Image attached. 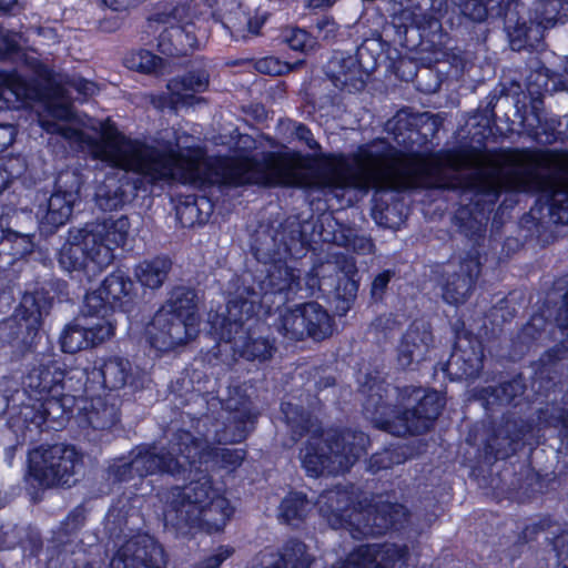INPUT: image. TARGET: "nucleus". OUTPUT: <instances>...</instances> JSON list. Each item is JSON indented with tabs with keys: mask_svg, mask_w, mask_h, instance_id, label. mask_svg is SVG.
I'll return each mask as SVG.
<instances>
[{
	"mask_svg": "<svg viewBox=\"0 0 568 568\" xmlns=\"http://www.w3.org/2000/svg\"><path fill=\"white\" fill-rule=\"evenodd\" d=\"M226 313L217 314L212 320V327L222 339H231L240 324L254 313V302L232 300L226 306Z\"/></svg>",
	"mask_w": 568,
	"mask_h": 568,
	"instance_id": "13",
	"label": "nucleus"
},
{
	"mask_svg": "<svg viewBox=\"0 0 568 568\" xmlns=\"http://www.w3.org/2000/svg\"><path fill=\"white\" fill-rule=\"evenodd\" d=\"M20 37L11 33L0 34V54L4 55L14 51L19 47Z\"/></svg>",
	"mask_w": 568,
	"mask_h": 568,
	"instance_id": "32",
	"label": "nucleus"
},
{
	"mask_svg": "<svg viewBox=\"0 0 568 568\" xmlns=\"http://www.w3.org/2000/svg\"><path fill=\"white\" fill-rule=\"evenodd\" d=\"M254 347L256 349H260V347H263V352L262 353H260V354L252 353V355L254 357H257V358H261V359H266L267 357L271 356V349L265 345L264 342H255L254 343Z\"/></svg>",
	"mask_w": 568,
	"mask_h": 568,
	"instance_id": "43",
	"label": "nucleus"
},
{
	"mask_svg": "<svg viewBox=\"0 0 568 568\" xmlns=\"http://www.w3.org/2000/svg\"><path fill=\"white\" fill-rule=\"evenodd\" d=\"M173 507L181 518L212 521L214 530H220L232 516L229 500L213 488L211 479L202 475L183 488L173 491Z\"/></svg>",
	"mask_w": 568,
	"mask_h": 568,
	"instance_id": "4",
	"label": "nucleus"
},
{
	"mask_svg": "<svg viewBox=\"0 0 568 568\" xmlns=\"http://www.w3.org/2000/svg\"><path fill=\"white\" fill-rule=\"evenodd\" d=\"M316 28L323 39H328L335 33L336 24L333 20L323 18L317 22Z\"/></svg>",
	"mask_w": 568,
	"mask_h": 568,
	"instance_id": "36",
	"label": "nucleus"
},
{
	"mask_svg": "<svg viewBox=\"0 0 568 568\" xmlns=\"http://www.w3.org/2000/svg\"><path fill=\"white\" fill-rule=\"evenodd\" d=\"M17 4V0H0V10L10 11Z\"/></svg>",
	"mask_w": 568,
	"mask_h": 568,
	"instance_id": "45",
	"label": "nucleus"
},
{
	"mask_svg": "<svg viewBox=\"0 0 568 568\" xmlns=\"http://www.w3.org/2000/svg\"><path fill=\"white\" fill-rule=\"evenodd\" d=\"M345 291V295L353 296L357 291L356 282L354 280H347Z\"/></svg>",
	"mask_w": 568,
	"mask_h": 568,
	"instance_id": "44",
	"label": "nucleus"
},
{
	"mask_svg": "<svg viewBox=\"0 0 568 568\" xmlns=\"http://www.w3.org/2000/svg\"><path fill=\"white\" fill-rule=\"evenodd\" d=\"M199 331L195 294L179 287L155 313L146 327L151 345L160 352L173 351L193 339Z\"/></svg>",
	"mask_w": 568,
	"mask_h": 568,
	"instance_id": "3",
	"label": "nucleus"
},
{
	"mask_svg": "<svg viewBox=\"0 0 568 568\" xmlns=\"http://www.w3.org/2000/svg\"><path fill=\"white\" fill-rule=\"evenodd\" d=\"M555 547L558 551L559 558L557 568H568V532L556 538Z\"/></svg>",
	"mask_w": 568,
	"mask_h": 568,
	"instance_id": "31",
	"label": "nucleus"
},
{
	"mask_svg": "<svg viewBox=\"0 0 568 568\" xmlns=\"http://www.w3.org/2000/svg\"><path fill=\"white\" fill-rule=\"evenodd\" d=\"M379 520L378 523H376V529L372 528V527H367V526H364V527H361L359 525L356 526V530H358V532L363 534V535H373V534H379L382 532V530L384 529H387L392 521L386 519L384 516H376L375 517V521Z\"/></svg>",
	"mask_w": 568,
	"mask_h": 568,
	"instance_id": "34",
	"label": "nucleus"
},
{
	"mask_svg": "<svg viewBox=\"0 0 568 568\" xmlns=\"http://www.w3.org/2000/svg\"><path fill=\"white\" fill-rule=\"evenodd\" d=\"M388 282H389L388 273L378 274L374 278L373 284H372L373 294L376 295V294L382 293L384 291V288L386 287V285L388 284Z\"/></svg>",
	"mask_w": 568,
	"mask_h": 568,
	"instance_id": "40",
	"label": "nucleus"
},
{
	"mask_svg": "<svg viewBox=\"0 0 568 568\" xmlns=\"http://www.w3.org/2000/svg\"><path fill=\"white\" fill-rule=\"evenodd\" d=\"M165 558L161 547L150 544L138 548L136 541H128L111 559L110 568H164Z\"/></svg>",
	"mask_w": 568,
	"mask_h": 568,
	"instance_id": "9",
	"label": "nucleus"
},
{
	"mask_svg": "<svg viewBox=\"0 0 568 568\" xmlns=\"http://www.w3.org/2000/svg\"><path fill=\"white\" fill-rule=\"evenodd\" d=\"M129 363L121 358H110L100 367V375L106 388L116 389L125 384Z\"/></svg>",
	"mask_w": 568,
	"mask_h": 568,
	"instance_id": "21",
	"label": "nucleus"
},
{
	"mask_svg": "<svg viewBox=\"0 0 568 568\" xmlns=\"http://www.w3.org/2000/svg\"><path fill=\"white\" fill-rule=\"evenodd\" d=\"M16 131L12 125H0V152L12 144Z\"/></svg>",
	"mask_w": 568,
	"mask_h": 568,
	"instance_id": "35",
	"label": "nucleus"
},
{
	"mask_svg": "<svg viewBox=\"0 0 568 568\" xmlns=\"http://www.w3.org/2000/svg\"><path fill=\"white\" fill-rule=\"evenodd\" d=\"M78 197V193L73 191L52 194L45 214L41 217V223L50 229L63 225L71 216Z\"/></svg>",
	"mask_w": 568,
	"mask_h": 568,
	"instance_id": "16",
	"label": "nucleus"
},
{
	"mask_svg": "<svg viewBox=\"0 0 568 568\" xmlns=\"http://www.w3.org/2000/svg\"><path fill=\"white\" fill-rule=\"evenodd\" d=\"M317 324H320V321L318 320H315V318H312V320H306L305 322V328H306V332H305V335H308L311 337H313L314 339H323L327 336H329L332 333H333V325H332V318L329 317V331L323 335H316L314 332H312V327H314L315 329L317 328Z\"/></svg>",
	"mask_w": 568,
	"mask_h": 568,
	"instance_id": "37",
	"label": "nucleus"
},
{
	"mask_svg": "<svg viewBox=\"0 0 568 568\" xmlns=\"http://www.w3.org/2000/svg\"><path fill=\"white\" fill-rule=\"evenodd\" d=\"M405 552L394 546H363L348 558L347 568H395Z\"/></svg>",
	"mask_w": 568,
	"mask_h": 568,
	"instance_id": "11",
	"label": "nucleus"
},
{
	"mask_svg": "<svg viewBox=\"0 0 568 568\" xmlns=\"http://www.w3.org/2000/svg\"><path fill=\"white\" fill-rule=\"evenodd\" d=\"M106 6L112 8L113 10H122L130 6H134L142 0H103Z\"/></svg>",
	"mask_w": 568,
	"mask_h": 568,
	"instance_id": "41",
	"label": "nucleus"
},
{
	"mask_svg": "<svg viewBox=\"0 0 568 568\" xmlns=\"http://www.w3.org/2000/svg\"><path fill=\"white\" fill-rule=\"evenodd\" d=\"M38 95L37 90L17 74L0 72V109L19 108Z\"/></svg>",
	"mask_w": 568,
	"mask_h": 568,
	"instance_id": "14",
	"label": "nucleus"
},
{
	"mask_svg": "<svg viewBox=\"0 0 568 568\" xmlns=\"http://www.w3.org/2000/svg\"><path fill=\"white\" fill-rule=\"evenodd\" d=\"M256 67L258 71L268 74H281L288 70V65L282 64L277 59L273 57L260 60Z\"/></svg>",
	"mask_w": 568,
	"mask_h": 568,
	"instance_id": "29",
	"label": "nucleus"
},
{
	"mask_svg": "<svg viewBox=\"0 0 568 568\" xmlns=\"http://www.w3.org/2000/svg\"><path fill=\"white\" fill-rule=\"evenodd\" d=\"M162 60L150 51H135L126 54L124 64L128 69L142 72H156L161 67Z\"/></svg>",
	"mask_w": 568,
	"mask_h": 568,
	"instance_id": "23",
	"label": "nucleus"
},
{
	"mask_svg": "<svg viewBox=\"0 0 568 568\" xmlns=\"http://www.w3.org/2000/svg\"><path fill=\"white\" fill-rule=\"evenodd\" d=\"M196 459H202L201 443L195 440L191 434L183 433L180 435L179 443L172 444L169 452L155 454L148 450L135 457L131 466L141 475L158 471L175 474L185 462L194 464Z\"/></svg>",
	"mask_w": 568,
	"mask_h": 568,
	"instance_id": "7",
	"label": "nucleus"
},
{
	"mask_svg": "<svg viewBox=\"0 0 568 568\" xmlns=\"http://www.w3.org/2000/svg\"><path fill=\"white\" fill-rule=\"evenodd\" d=\"M74 89L87 98L98 92L95 83L83 78L68 80L67 88L54 92L42 110H38L41 128L51 134H60L65 140L84 149L111 166L134 171L152 181H178L184 184L306 186L305 160L298 154L270 155L263 162L246 156L234 159H203L199 151L187 144L189 136L166 139L159 148L148 146L122 136L110 124L101 126V143H93L84 136L83 125L78 119L64 93Z\"/></svg>",
	"mask_w": 568,
	"mask_h": 568,
	"instance_id": "1",
	"label": "nucleus"
},
{
	"mask_svg": "<svg viewBox=\"0 0 568 568\" xmlns=\"http://www.w3.org/2000/svg\"><path fill=\"white\" fill-rule=\"evenodd\" d=\"M170 263L166 260H154L141 263L136 268V277L140 283L150 288L160 287L166 278Z\"/></svg>",
	"mask_w": 568,
	"mask_h": 568,
	"instance_id": "19",
	"label": "nucleus"
},
{
	"mask_svg": "<svg viewBox=\"0 0 568 568\" xmlns=\"http://www.w3.org/2000/svg\"><path fill=\"white\" fill-rule=\"evenodd\" d=\"M130 229L128 217L106 220L72 232L60 252V265L68 272L95 273L113 260V251L123 245Z\"/></svg>",
	"mask_w": 568,
	"mask_h": 568,
	"instance_id": "2",
	"label": "nucleus"
},
{
	"mask_svg": "<svg viewBox=\"0 0 568 568\" xmlns=\"http://www.w3.org/2000/svg\"><path fill=\"white\" fill-rule=\"evenodd\" d=\"M324 499L327 501H331L329 505H333L334 503L337 504L336 507H341V504H344L348 498L346 493H338V491H328L326 495L322 496L320 504L322 505L324 503Z\"/></svg>",
	"mask_w": 568,
	"mask_h": 568,
	"instance_id": "39",
	"label": "nucleus"
},
{
	"mask_svg": "<svg viewBox=\"0 0 568 568\" xmlns=\"http://www.w3.org/2000/svg\"><path fill=\"white\" fill-rule=\"evenodd\" d=\"M80 466V457L73 447L54 445L37 448L29 454L30 473L47 485L69 483V477Z\"/></svg>",
	"mask_w": 568,
	"mask_h": 568,
	"instance_id": "6",
	"label": "nucleus"
},
{
	"mask_svg": "<svg viewBox=\"0 0 568 568\" xmlns=\"http://www.w3.org/2000/svg\"><path fill=\"white\" fill-rule=\"evenodd\" d=\"M443 406L444 400L439 394L436 392L428 393L419 403V415L415 412H407L404 416L397 417L396 420L388 424L387 428L396 435L422 432L428 428L430 420L437 417Z\"/></svg>",
	"mask_w": 568,
	"mask_h": 568,
	"instance_id": "8",
	"label": "nucleus"
},
{
	"mask_svg": "<svg viewBox=\"0 0 568 568\" xmlns=\"http://www.w3.org/2000/svg\"><path fill=\"white\" fill-rule=\"evenodd\" d=\"M153 103H154L158 108H163V102H155V101H153Z\"/></svg>",
	"mask_w": 568,
	"mask_h": 568,
	"instance_id": "49",
	"label": "nucleus"
},
{
	"mask_svg": "<svg viewBox=\"0 0 568 568\" xmlns=\"http://www.w3.org/2000/svg\"><path fill=\"white\" fill-rule=\"evenodd\" d=\"M133 287L132 281L121 271L110 274L97 292L85 296L87 306L109 308L106 304L121 302L129 296Z\"/></svg>",
	"mask_w": 568,
	"mask_h": 568,
	"instance_id": "12",
	"label": "nucleus"
},
{
	"mask_svg": "<svg viewBox=\"0 0 568 568\" xmlns=\"http://www.w3.org/2000/svg\"><path fill=\"white\" fill-rule=\"evenodd\" d=\"M342 510L343 509L341 507H334L333 505H329L328 510H325V516L327 517L328 523L334 528L344 527V526L351 528V527L355 526V521H359L361 518L363 517L362 513L353 511L349 515V518H352V520L344 523V520H343L344 515L338 513ZM321 511H324V508H321Z\"/></svg>",
	"mask_w": 568,
	"mask_h": 568,
	"instance_id": "27",
	"label": "nucleus"
},
{
	"mask_svg": "<svg viewBox=\"0 0 568 568\" xmlns=\"http://www.w3.org/2000/svg\"><path fill=\"white\" fill-rule=\"evenodd\" d=\"M281 39L291 49L301 52L313 48L314 44L313 39L308 36V33L297 28H287L282 31Z\"/></svg>",
	"mask_w": 568,
	"mask_h": 568,
	"instance_id": "25",
	"label": "nucleus"
},
{
	"mask_svg": "<svg viewBox=\"0 0 568 568\" xmlns=\"http://www.w3.org/2000/svg\"><path fill=\"white\" fill-rule=\"evenodd\" d=\"M89 346H93L87 331H84L80 320L65 327L61 335V348L65 353H77Z\"/></svg>",
	"mask_w": 568,
	"mask_h": 568,
	"instance_id": "22",
	"label": "nucleus"
},
{
	"mask_svg": "<svg viewBox=\"0 0 568 568\" xmlns=\"http://www.w3.org/2000/svg\"><path fill=\"white\" fill-rule=\"evenodd\" d=\"M231 551L227 548H220L216 554L209 557L202 565L201 568H219L223 560L230 557Z\"/></svg>",
	"mask_w": 568,
	"mask_h": 568,
	"instance_id": "33",
	"label": "nucleus"
},
{
	"mask_svg": "<svg viewBox=\"0 0 568 568\" xmlns=\"http://www.w3.org/2000/svg\"><path fill=\"white\" fill-rule=\"evenodd\" d=\"M295 134L300 140L304 141L308 148H311V149L317 148V143L313 139L311 131L307 128H305L304 125L298 124L295 128Z\"/></svg>",
	"mask_w": 568,
	"mask_h": 568,
	"instance_id": "38",
	"label": "nucleus"
},
{
	"mask_svg": "<svg viewBox=\"0 0 568 568\" xmlns=\"http://www.w3.org/2000/svg\"><path fill=\"white\" fill-rule=\"evenodd\" d=\"M470 290V284L468 281H458V284H449L444 293V297L449 303H462L466 300L468 292Z\"/></svg>",
	"mask_w": 568,
	"mask_h": 568,
	"instance_id": "28",
	"label": "nucleus"
},
{
	"mask_svg": "<svg viewBox=\"0 0 568 568\" xmlns=\"http://www.w3.org/2000/svg\"><path fill=\"white\" fill-rule=\"evenodd\" d=\"M184 211L187 212L189 214H193V212L195 211V206L194 205H186L184 207Z\"/></svg>",
	"mask_w": 568,
	"mask_h": 568,
	"instance_id": "47",
	"label": "nucleus"
},
{
	"mask_svg": "<svg viewBox=\"0 0 568 568\" xmlns=\"http://www.w3.org/2000/svg\"><path fill=\"white\" fill-rule=\"evenodd\" d=\"M91 423L94 425V427H101V428H103V427H105V426H106V424H104V423H99L98 420H93V419H91Z\"/></svg>",
	"mask_w": 568,
	"mask_h": 568,
	"instance_id": "48",
	"label": "nucleus"
},
{
	"mask_svg": "<svg viewBox=\"0 0 568 568\" xmlns=\"http://www.w3.org/2000/svg\"><path fill=\"white\" fill-rule=\"evenodd\" d=\"M427 336L419 335L415 331H409L404 336L400 352L405 355L403 365L409 364L415 357L420 356L427 349Z\"/></svg>",
	"mask_w": 568,
	"mask_h": 568,
	"instance_id": "24",
	"label": "nucleus"
},
{
	"mask_svg": "<svg viewBox=\"0 0 568 568\" xmlns=\"http://www.w3.org/2000/svg\"><path fill=\"white\" fill-rule=\"evenodd\" d=\"M159 47L169 55H185L197 48L193 31L180 27H172L160 36Z\"/></svg>",
	"mask_w": 568,
	"mask_h": 568,
	"instance_id": "17",
	"label": "nucleus"
},
{
	"mask_svg": "<svg viewBox=\"0 0 568 568\" xmlns=\"http://www.w3.org/2000/svg\"><path fill=\"white\" fill-rule=\"evenodd\" d=\"M207 83V75L204 72L170 81L168 84V89L171 93L169 103H186L187 99L191 98L193 93L204 91Z\"/></svg>",
	"mask_w": 568,
	"mask_h": 568,
	"instance_id": "18",
	"label": "nucleus"
},
{
	"mask_svg": "<svg viewBox=\"0 0 568 568\" xmlns=\"http://www.w3.org/2000/svg\"><path fill=\"white\" fill-rule=\"evenodd\" d=\"M84 307V313L79 320L92 339V344L97 345L111 338L114 334V325L109 320V308L88 307L87 305Z\"/></svg>",
	"mask_w": 568,
	"mask_h": 568,
	"instance_id": "15",
	"label": "nucleus"
},
{
	"mask_svg": "<svg viewBox=\"0 0 568 568\" xmlns=\"http://www.w3.org/2000/svg\"><path fill=\"white\" fill-rule=\"evenodd\" d=\"M63 381V373L50 365L32 371L28 376V385L40 393H49Z\"/></svg>",
	"mask_w": 568,
	"mask_h": 568,
	"instance_id": "20",
	"label": "nucleus"
},
{
	"mask_svg": "<svg viewBox=\"0 0 568 568\" xmlns=\"http://www.w3.org/2000/svg\"><path fill=\"white\" fill-rule=\"evenodd\" d=\"M308 503L302 494H292L282 501V516L287 521L301 518L304 515Z\"/></svg>",
	"mask_w": 568,
	"mask_h": 568,
	"instance_id": "26",
	"label": "nucleus"
},
{
	"mask_svg": "<svg viewBox=\"0 0 568 568\" xmlns=\"http://www.w3.org/2000/svg\"><path fill=\"white\" fill-rule=\"evenodd\" d=\"M558 321H559L560 325H562V326H564V324L561 323V320H560V318H558ZM565 327H566V328H568V324H566V325H565Z\"/></svg>",
	"mask_w": 568,
	"mask_h": 568,
	"instance_id": "50",
	"label": "nucleus"
},
{
	"mask_svg": "<svg viewBox=\"0 0 568 568\" xmlns=\"http://www.w3.org/2000/svg\"><path fill=\"white\" fill-rule=\"evenodd\" d=\"M234 455H235V458H234V460L231 462V464L236 465L243 459V454L240 452H235Z\"/></svg>",
	"mask_w": 568,
	"mask_h": 568,
	"instance_id": "46",
	"label": "nucleus"
},
{
	"mask_svg": "<svg viewBox=\"0 0 568 568\" xmlns=\"http://www.w3.org/2000/svg\"><path fill=\"white\" fill-rule=\"evenodd\" d=\"M338 0H310L308 6L313 9H325L333 6Z\"/></svg>",
	"mask_w": 568,
	"mask_h": 568,
	"instance_id": "42",
	"label": "nucleus"
},
{
	"mask_svg": "<svg viewBox=\"0 0 568 568\" xmlns=\"http://www.w3.org/2000/svg\"><path fill=\"white\" fill-rule=\"evenodd\" d=\"M558 7H560L561 13H559L558 16H548V17H546L545 18V26L546 27L548 24L555 23L557 21H561V20L568 19V3L567 2H561L559 0H550L547 3V6H546V12L550 13L551 11L557 9Z\"/></svg>",
	"mask_w": 568,
	"mask_h": 568,
	"instance_id": "30",
	"label": "nucleus"
},
{
	"mask_svg": "<svg viewBox=\"0 0 568 568\" xmlns=\"http://www.w3.org/2000/svg\"><path fill=\"white\" fill-rule=\"evenodd\" d=\"M312 318L320 321L316 329L312 327V332L316 335H323L329 331V315L315 303H308L285 313L282 316V328L292 338H302L306 332L305 322Z\"/></svg>",
	"mask_w": 568,
	"mask_h": 568,
	"instance_id": "10",
	"label": "nucleus"
},
{
	"mask_svg": "<svg viewBox=\"0 0 568 568\" xmlns=\"http://www.w3.org/2000/svg\"><path fill=\"white\" fill-rule=\"evenodd\" d=\"M365 437L363 434H344L332 443L316 439L310 443L302 453V464L312 477L327 473H338L347 469L364 452Z\"/></svg>",
	"mask_w": 568,
	"mask_h": 568,
	"instance_id": "5",
	"label": "nucleus"
}]
</instances>
